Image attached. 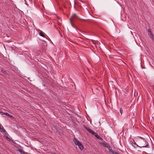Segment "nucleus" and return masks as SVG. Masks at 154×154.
I'll list each match as a JSON object with an SVG mask.
<instances>
[{
    "label": "nucleus",
    "mask_w": 154,
    "mask_h": 154,
    "mask_svg": "<svg viewBox=\"0 0 154 154\" xmlns=\"http://www.w3.org/2000/svg\"><path fill=\"white\" fill-rule=\"evenodd\" d=\"M135 141L137 143V144L135 143V144L140 147H145L148 145V143L146 142L144 139L141 137H135Z\"/></svg>",
    "instance_id": "1"
},
{
    "label": "nucleus",
    "mask_w": 154,
    "mask_h": 154,
    "mask_svg": "<svg viewBox=\"0 0 154 154\" xmlns=\"http://www.w3.org/2000/svg\"><path fill=\"white\" fill-rule=\"evenodd\" d=\"M85 128L88 132H89L90 133L94 135L98 139L101 140H103L102 138H101L100 136H99L97 133L95 132L94 131L86 127H85Z\"/></svg>",
    "instance_id": "2"
},
{
    "label": "nucleus",
    "mask_w": 154,
    "mask_h": 154,
    "mask_svg": "<svg viewBox=\"0 0 154 154\" xmlns=\"http://www.w3.org/2000/svg\"><path fill=\"white\" fill-rule=\"evenodd\" d=\"M78 18L77 16L75 14H73L70 18V22L71 24H72V21H73L75 20V19L77 18Z\"/></svg>",
    "instance_id": "3"
},
{
    "label": "nucleus",
    "mask_w": 154,
    "mask_h": 154,
    "mask_svg": "<svg viewBox=\"0 0 154 154\" xmlns=\"http://www.w3.org/2000/svg\"><path fill=\"white\" fill-rule=\"evenodd\" d=\"M73 141L75 143V144L77 145H78L79 144H80V143H81L80 142V141L78 140L76 138H74Z\"/></svg>",
    "instance_id": "4"
},
{
    "label": "nucleus",
    "mask_w": 154,
    "mask_h": 154,
    "mask_svg": "<svg viewBox=\"0 0 154 154\" xmlns=\"http://www.w3.org/2000/svg\"><path fill=\"white\" fill-rule=\"evenodd\" d=\"M107 148H108L109 151L110 152H112V154L113 153V152H114V151L112 149V148L109 145L108 146Z\"/></svg>",
    "instance_id": "5"
},
{
    "label": "nucleus",
    "mask_w": 154,
    "mask_h": 154,
    "mask_svg": "<svg viewBox=\"0 0 154 154\" xmlns=\"http://www.w3.org/2000/svg\"><path fill=\"white\" fill-rule=\"evenodd\" d=\"M80 144H79L78 146L80 149L81 150H82L83 149V146L81 143H80Z\"/></svg>",
    "instance_id": "6"
},
{
    "label": "nucleus",
    "mask_w": 154,
    "mask_h": 154,
    "mask_svg": "<svg viewBox=\"0 0 154 154\" xmlns=\"http://www.w3.org/2000/svg\"><path fill=\"white\" fill-rule=\"evenodd\" d=\"M102 144L103 145V146L104 147H105L106 148H107L108 146L109 145L107 143H106V142L103 143H102Z\"/></svg>",
    "instance_id": "7"
},
{
    "label": "nucleus",
    "mask_w": 154,
    "mask_h": 154,
    "mask_svg": "<svg viewBox=\"0 0 154 154\" xmlns=\"http://www.w3.org/2000/svg\"><path fill=\"white\" fill-rule=\"evenodd\" d=\"M0 131L2 132H5L6 131L3 127H1V125H0Z\"/></svg>",
    "instance_id": "8"
},
{
    "label": "nucleus",
    "mask_w": 154,
    "mask_h": 154,
    "mask_svg": "<svg viewBox=\"0 0 154 154\" xmlns=\"http://www.w3.org/2000/svg\"><path fill=\"white\" fill-rule=\"evenodd\" d=\"M148 34L149 35H151L152 36V37L153 36V35H152L150 29H148Z\"/></svg>",
    "instance_id": "9"
},
{
    "label": "nucleus",
    "mask_w": 154,
    "mask_h": 154,
    "mask_svg": "<svg viewBox=\"0 0 154 154\" xmlns=\"http://www.w3.org/2000/svg\"><path fill=\"white\" fill-rule=\"evenodd\" d=\"M39 35L41 36H42L43 37H45V35L43 34V33L42 31L40 32L39 33Z\"/></svg>",
    "instance_id": "10"
},
{
    "label": "nucleus",
    "mask_w": 154,
    "mask_h": 154,
    "mask_svg": "<svg viewBox=\"0 0 154 154\" xmlns=\"http://www.w3.org/2000/svg\"><path fill=\"white\" fill-rule=\"evenodd\" d=\"M4 114L5 115L8 116H10V115L7 112H5Z\"/></svg>",
    "instance_id": "11"
},
{
    "label": "nucleus",
    "mask_w": 154,
    "mask_h": 154,
    "mask_svg": "<svg viewBox=\"0 0 154 154\" xmlns=\"http://www.w3.org/2000/svg\"><path fill=\"white\" fill-rule=\"evenodd\" d=\"M123 112V110L121 109L120 110V112L121 113V115H122Z\"/></svg>",
    "instance_id": "12"
},
{
    "label": "nucleus",
    "mask_w": 154,
    "mask_h": 154,
    "mask_svg": "<svg viewBox=\"0 0 154 154\" xmlns=\"http://www.w3.org/2000/svg\"><path fill=\"white\" fill-rule=\"evenodd\" d=\"M5 137L6 138V139L8 140H10V139L9 138L6 136V135H5Z\"/></svg>",
    "instance_id": "13"
},
{
    "label": "nucleus",
    "mask_w": 154,
    "mask_h": 154,
    "mask_svg": "<svg viewBox=\"0 0 154 154\" xmlns=\"http://www.w3.org/2000/svg\"><path fill=\"white\" fill-rule=\"evenodd\" d=\"M113 154H119L118 153L114 151V152H113Z\"/></svg>",
    "instance_id": "14"
},
{
    "label": "nucleus",
    "mask_w": 154,
    "mask_h": 154,
    "mask_svg": "<svg viewBox=\"0 0 154 154\" xmlns=\"http://www.w3.org/2000/svg\"><path fill=\"white\" fill-rule=\"evenodd\" d=\"M130 146H131V147H134V145L132 144V143L130 144Z\"/></svg>",
    "instance_id": "15"
},
{
    "label": "nucleus",
    "mask_w": 154,
    "mask_h": 154,
    "mask_svg": "<svg viewBox=\"0 0 154 154\" xmlns=\"http://www.w3.org/2000/svg\"><path fill=\"white\" fill-rule=\"evenodd\" d=\"M19 152L21 154H23V151H22V150H20L19 151Z\"/></svg>",
    "instance_id": "16"
},
{
    "label": "nucleus",
    "mask_w": 154,
    "mask_h": 154,
    "mask_svg": "<svg viewBox=\"0 0 154 154\" xmlns=\"http://www.w3.org/2000/svg\"><path fill=\"white\" fill-rule=\"evenodd\" d=\"M10 116L11 118L13 117V116H12L10 115V116Z\"/></svg>",
    "instance_id": "17"
},
{
    "label": "nucleus",
    "mask_w": 154,
    "mask_h": 154,
    "mask_svg": "<svg viewBox=\"0 0 154 154\" xmlns=\"http://www.w3.org/2000/svg\"><path fill=\"white\" fill-rule=\"evenodd\" d=\"M52 154H56L55 153H52Z\"/></svg>",
    "instance_id": "18"
},
{
    "label": "nucleus",
    "mask_w": 154,
    "mask_h": 154,
    "mask_svg": "<svg viewBox=\"0 0 154 154\" xmlns=\"http://www.w3.org/2000/svg\"><path fill=\"white\" fill-rule=\"evenodd\" d=\"M134 91H135V90H134ZM134 94H135V93ZM134 95L135 96V94H134Z\"/></svg>",
    "instance_id": "19"
},
{
    "label": "nucleus",
    "mask_w": 154,
    "mask_h": 154,
    "mask_svg": "<svg viewBox=\"0 0 154 154\" xmlns=\"http://www.w3.org/2000/svg\"><path fill=\"white\" fill-rule=\"evenodd\" d=\"M137 95H138V93H137Z\"/></svg>",
    "instance_id": "20"
}]
</instances>
